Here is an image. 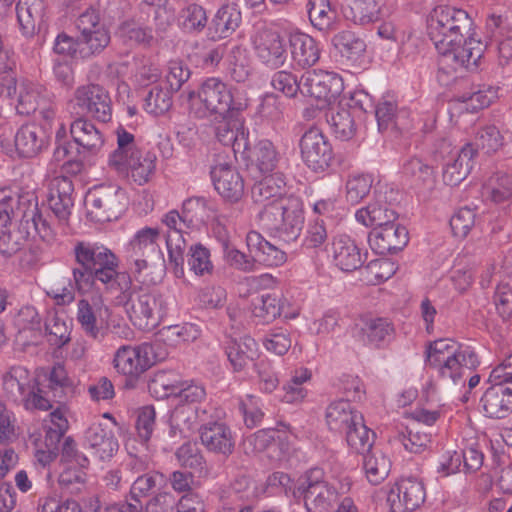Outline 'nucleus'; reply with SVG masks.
<instances>
[{"label":"nucleus","instance_id":"5","mask_svg":"<svg viewBox=\"0 0 512 512\" xmlns=\"http://www.w3.org/2000/svg\"><path fill=\"white\" fill-rule=\"evenodd\" d=\"M473 20L463 10L452 6L435 7L427 20V32L438 53L462 43L473 31Z\"/></svg>","mask_w":512,"mask_h":512},{"label":"nucleus","instance_id":"11","mask_svg":"<svg viewBox=\"0 0 512 512\" xmlns=\"http://www.w3.org/2000/svg\"><path fill=\"white\" fill-rule=\"evenodd\" d=\"M303 163L315 173H323L334 162V151L328 137L317 127H310L299 140Z\"/></svg>","mask_w":512,"mask_h":512},{"label":"nucleus","instance_id":"47","mask_svg":"<svg viewBox=\"0 0 512 512\" xmlns=\"http://www.w3.org/2000/svg\"><path fill=\"white\" fill-rule=\"evenodd\" d=\"M182 381L183 379L176 372L162 370L154 374L149 382L148 389L156 399L175 398Z\"/></svg>","mask_w":512,"mask_h":512},{"label":"nucleus","instance_id":"3","mask_svg":"<svg viewBox=\"0 0 512 512\" xmlns=\"http://www.w3.org/2000/svg\"><path fill=\"white\" fill-rule=\"evenodd\" d=\"M189 109L198 119L225 120L244 110L245 104L235 97L234 88L219 77H208L197 90L188 93Z\"/></svg>","mask_w":512,"mask_h":512},{"label":"nucleus","instance_id":"58","mask_svg":"<svg viewBox=\"0 0 512 512\" xmlns=\"http://www.w3.org/2000/svg\"><path fill=\"white\" fill-rule=\"evenodd\" d=\"M484 193L494 202L502 203L512 198V175L496 172L483 186Z\"/></svg>","mask_w":512,"mask_h":512},{"label":"nucleus","instance_id":"48","mask_svg":"<svg viewBox=\"0 0 512 512\" xmlns=\"http://www.w3.org/2000/svg\"><path fill=\"white\" fill-rule=\"evenodd\" d=\"M390 469L391 461L381 450H369L364 456L363 470L371 484L378 485L384 481L388 477Z\"/></svg>","mask_w":512,"mask_h":512},{"label":"nucleus","instance_id":"56","mask_svg":"<svg viewBox=\"0 0 512 512\" xmlns=\"http://www.w3.org/2000/svg\"><path fill=\"white\" fill-rule=\"evenodd\" d=\"M498 97V88L488 85L471 87L470 91L464 92L457 97L460 102L466 103V109L471 112L488 107Z\"/></svg>","mask_w":512,"mask_h":512},{"label":"nucleus","instance_id":"24","mask_svg":"<svg viewBox=\"0 0 512 512\" xmlns=\"http://www.w3.org/2000/svg\"><path fill=\"white\" fill-rule=\"evenodd\" d=\"M70 134L78 146L77 152L83 157L98 155L105 140L102 132L88 119L79 117L70 125Z\"/></svg>","mask_w":512,"mask_h":512},{"label":"nucleus","instance_id":"45","mask_svg":"<svg viewBox=\"0 0 512 512\" xmlns=\"http://www.w3.org/2000/svg\"><path fill=\"white\" fill-rule=\"evenodd\" d=\"M331 42L341 57L348 61H357L366 51L364 39L350 30H342L336 33Z\"/></svg>","mask_w":512,"mask_h":512},{"label":"nucleus","instance_id":"19","mask_svg":"<svg viewBox=\"0 0 512 512\" xmlns=\"http://www.w3.org/2000/svg\"><path fill=\"white\" fill-rule=\"evenodd\" d=\"M76 27L80 31L81 41L88 46V49L81 51V58L100 53L110 42V35L100 24L99 13L93 8L79 15Z\"/></svg>","mask_w":512,"mask_h":512},{"label":"nucleus","instance_id":"13","mask_svg":"<svg viewBox=\"0 0 512 512\" xmlns=\"http://www.w3.org/2000/svg\"><path fill=\"white\" fill-rule=\"evenodd\" d=\"M343 87L342 78L335 73L310 70L301 76V94L315 99L322 106L335 101Z\"/></svg>","mask_w":512,"mask_h":512},{"label":"nucleus","instance_id":"25","mask_svg":"<svg viewBox=\"0 0 512 512\" xmlns=\"http://www.w3.org/2000/svg\"><path fill=\"white\" fill-rule=\"evenodd\" d=\"M84 445L102 461L112 458L119 448L113 430L100 422H94L87 428L84 434Z\"/></svg>","mask_w":512,"mask_h":512},{"label":"nucleus","instance_id":"57","mask_svg":"<svg viewBox=\"0 0 512 512\" xmlns=\"http://www.w3.org/2000/svg\"><path fill=\"white\" fill-rule=\"evenodd\" d=\"M205 410L200 411L196 406L176 405L171 415L172 432L179 430L181 434L194 430L200 421L203 420Z\"/></svg>","mask_w":512,"mask_h":512},{"label":"nucleus","instance_id":"53","mask_svg":"<svg viewBox=\"0 0 512 512\" xmlns=\"http://www.w3.org/2000/svg\"><path fill=\"white\" fill-rule=\"evenodd\" d=\"M403 174L416 186L432 187L435 183V171L419 157H410L402 165Z\"/></svg>","mask_w":512,"mask_h":512},{"label":"nucleus","instance_id":"31","mask_svg":"<svg viewBox=\"0 0 512 512\" xmlns=\"http://www.w3.org/2000/svg\"><path fill=\"white\" fill-rule=\"evenodd\" d=\"M246 243L255 262L269 267H278L287 260V255L283 250L271 244L257 231H250L247 234Z\"/></svg>","mask_w":512,"mask_h":512},{"label":"nucleus","instance_id":"54","mask_svg":"<svg viewBox=\"0 0 512 512\" xmlns=\"http://www.w3.org/2000/svg\"><path fill=\"white\" fill-rule=\"evenodd\" d=\"M75 290H77V287L73 277L57 275L49 283L46 294L54 301L56 306L62 309L74 302Z\"/></svg>","mask_w":512,"mask_h":512},{"label":"nucleus","instance_id":"26","mask_svg":"<svg viewBox=\"0 0 512 512\" xmlns=\"http://www.w3.org/2000/svg\"><path fill=\"white\" fill-rule=\"evenodd\" d=\"M442 61L450 65L454 70L458 68L476 69L479 60L483 55V46L479 40L473 37V33L469 34L462 43L450 47L449 51L439 53Z\"/></svg>","mask_w":512,"mask_h":512},{"label":"nucleus","instance_id":"6","mask_svg":"<svg viewBox=\"0 0 512 512\" xmlns=\"http://www.w3.org/2000/svg\"><path fill=\"white\" fill-rule=\"evenodd\" d=\"M352 481L349 476L339 478V491L325 479L322 468L314 467L306 471L299 479L293 497L303 498L307 512H331L339 497L350 491Z\"/></svg>","mask_w":512,"mask_h":512},{"label":"nucleus","instance_id":"28","mask_svg":"<svg viewBox=\"0 0 512 512\" xmlns=\"http://www.w3.org/2000/svg\"><path fill=\"white\" fill-rule=\"evenodd\" d=\"M200 439L207 450L228 456L235 447L231 429L223 422H211L201 427Z\"/></svg>","mask_w":512,"mask_h":512},{"label":"nucleus","instance_id":"16","mask_svg":"<svg viewBox=\"0 0 512 512\" xmlns=\"http://www.w3.org/2000/svg\"><path fill=\"white\" fill-rule=\"evenodd\" d=\"M223 344L235 372L243 371L249 363L259 358L260 350L257 342L251 336L243 334L238 326H230V330L225 332Z\"/></svg>","mask_w":512,"mask_h":512},{"label":"nucleus","instance_id":"12","mask_svg":"<svg viewBox=\"0 0 512 512\" xmlns=\"http://www.w3.org/2000/svg\"><path fill=\"white\" fill-rule=\"evenodd\" d=\"M294 439L290 432L262 429L246 437L243 445L246 453L266 452L271 460L282 461L293 450Z\"/></svg>","mask_w":512,"mask_h":512},{"label":"nucleus","instance_id":"44","mask_svg":"<svg viewBox=\"0 0 512 512\" xmlns=\"http://www.w3.org/2000/svg\"><path fill=\"white\" fill-rule=\"evenodd\" d=\"M201 333L200 327L194 322H180L164 326L155 333L157 339L170 346L196 340Z\"/></svg>","mask_w":512,"mask_h":512},{"label":"nucleus","instance_id":"49","mask_svg":"<svg viewBox=\"0 0 512 512\" xmlns=\"http://www.w3.org/2000/svg\"><path fill=\"white\" fill-rule=\"evenodd\" d=\"M110 316V309L98 292L81 298L77 303V320H108Z\"/></svg>","mask_w":512,"mask_h":512},{"label":"nucleus","instance_id":"41","mask_svg":"<svg viewBox=\"0 0 512 512\" xmlns=\"http://www.w3.org/2000/svg\"><path fill=\"white\" fill-rule=\"evenodd\" d=\"M257 57L267 66L279 68L286 61V49L277 33H265L255 46Z\"/></svg>","mask_w":512,"mask_h":512},{"label":"nucleus","instance_id":"55","mask_svg":"<svg viewBox=\"0 0 512 512\" xmlns=\"http://www.w3.org/2000/svg\"><path fill=\"white\" fill-rule=\"evenodd\" d=\"M185 256L189 270L196 276L204 277L213 273L214 265L211 260L210 250L203 244H192L185 251Z\"/></svg>","mask_w":512,"mask_h":512},{"label":"nucleus","instance_id":"42","mask_svg":"<svg viewBox=\"0 0 512 512\" xmlns=\"http://www.w3.org/2000/svg\"><path fill=\"white\" fill-rule=\"evenodd\" d=\"M177 25L185 34H201L205 28L208 29V13L206 8L198 3H187L178 12Z\"/></svg>","mask_w":512,"mask_h":512},{"label":"nucleus","instance_id":"17","mask_svg":"<svg viewBox=\"0 0 512 512\" xmlns=\"http://www.w3.org/2000/svg\"><path fill=\"white\" fill-rule=\"evenodd\" d=\"M426 498L422 482L413 477L397 480L387 493L391 512H413L421 507Z\"/></svg>","mask_w":512,"mask_h":512},{"label":"nucleus","instance_id":"14","mask_svg":"<svg viewBox=\"0 0 512 512\" xmlns=\"http://www.w3.org/2000/svg\"><path fill=\"white\" fill-rule=\"evenodd\" d=\"M158 228L144 227L136 232L125 247V260L135 277L148 266V259L160 253Z\"/></svg>","mask_w":512,"mask_h":512},{"label":"nucleus","instance_id":"50","mask_svg":"<svg viewBox=\"0 0 512 512\" xmlns=\"http://www.w3.org/2000/svg\"><path fill=\"white\" fill-rule=\"evenodd\" d=\"M119 38L127 45L151 47L155 42L152 29L144 27L134 20H127L120 24L117 30Z\"/></svg>","mask_w":512,"mask_h":512},{"label":"nucleus","instance_id":"43","mask_svg":"<svg viewBox=\"0 0 512 512\" xmlns=\"http://www.w3.org/2000/svg\"><path fill=\"white\" fill-rule=\"evenodd\" d=\"M41 377L48 382V388L55 393L64 396H73L77 392L79 381L68 375L65 367L61 364L54 365L50 370L41 369L37 373V380Z\"/></svg>","mask_w":512,"mask_h":512},{"label":"nucleus","instance_id":"35","mask_svg":"<svg viewBox=\"0 0 512 512\" xmlns=\"http://www.w3.org/2000/svg\"><path fill=\"white\" fill-rule=\"evenodd\" d=\"M384 0H347L343 10L347 20L366 26L383 19Z\"/></svg>","mask_w":512,"mask_h":512},{"label":"nucleus","instance_id":"27","mask_svg":"<svg viewBox=\"0 0 512 512\" xmlns=\"http://www.w3.org/2000/svg\"><path fill=\"white\" fill-rule=\"evenodd\" d=\"M8 94L11 91L16 95V111L19 115L29 116L34 113L44 99V88L32 81L22 80L17 83L16 77L11 76L7 87Z\"/></svg>","mask_w":512,"mask_h":512},{"label":"nucleus","instance_id":"46","mask_svg":"<svg viewBox=\"0 0 512 512\" xmlns=\"http://www.w3.org/2000/svg\"><path fill=\"white\" fill-rule=\"evenodd\" d=\"M306 9L309 21L314 28L321 32L334 29L337 14L330 0H308Z\"/></svg>","mask_w":512,"mask_h":512},{"label":"nucleus","instance_id":"33","mask_svg":"<svg viewBox=\"0 0 512 512\" xmlns=\"http://www.w3.org/2000/svg\"><path fill=\"white\" fill-rule=\"evenodd\" d=\"M242 153L250 161V164L262 174L274 171L281 160L280 153L267 139L258 141L252 148H248V143L244 142Z\"/></svg>","mask_w":512,"mask_h":512},{"label":"nucleus","instance_id":"62","mask_svg":"<svg viewBox=\"0 0 512 512\" xmlns=\"http://www.w3.org/2000/svg\"><path fill=\"white\" fill-rule=\"evenodd\" d=\"M373 177L370 174H354L346 181V200L355 205L362 201L371 191Z\"/></svg>","mask_w":512,"mask_h":512},{"label":"nucleus","instance_id":"21","mask_svg":"<svg viewBox=\"0 0 512 512\" xmlns=\"http://www.w3.org/2000/svg\"><path fill=\"white\" fill-rule=\"evenodd\" d=\"M74 185L67 176H56L49 184L48 205L61 226H66L74 206Z\"/></svg>","mask_w":512,"mask_h":512},{"label":"nucleus","instance_id":"63","mask_svg":"<svg viewBox=\"0 0 512 512\" xmlns=\"http://www.w3.org/2000/svg\"><path fill=\"white\" fill-rule=\"evenodd\" d=\"M270 84L272 88L288 98H294L301 93V78L287 70H279L272 74Z\"/></svg>","mask_w":512,"mask_h":512},{"label":"nucleus","instance_id":"18","mask_svg":"<svg viewBox=\"0 0 512 512\" xmlns=\"http://www.w3.org/2000/svg\"><path fill=\"white\" fill-rule=\"evenodd\" d=\"M76 105L96 120L107 123L112 117V101L106 89L98 84H86L74 92Z\"/></svg>","mask_w":512,"mask_h":512},{"label":"nucleus","instance_id":"2","mask_svg":"<svg viewBox=\"0 0 512 512\" xmlns=\"http://www.w3.org/2000/svg\"><path fill=\"white\" fill-rule=\"evenodd\" d=\"M73 255L71 273L78 292H88L99 281L106 291L115 293L120 302L131 298V276L127 271H118L119 259L111 249L97 242L77 241Z\"/></svg>","mask_w":512,"mask_h":512},{"label":"nucleus","instance_id":"51","mask_svg":"<svg viewBox=\"0 0 512 512\" xmlns=\"http://www.w3.org/2000/svg\"><path fill=\"white\" fill-rule=\"evenodd\" d=\"M405 115V111H399V113H397V103L391 99H382L375 107V117L380 132L389 129H403L404 123L401 119Z\"/></svg>","mask_w":512,"mask_h":512},{"label":"nucleus","instance_id":"52","mask_svg":"<svg viewBox=\"0 0 512 512\" xmlns=\"http://www.w3.org/2000/svg\"><path fill=\"white\" fill-rule=\"evenodd\" d=\"M326 117L336 138L347 141L355 135L356 124L349 109L343 107L331 109Z\"/></svg>","mask_w":512,"mask_h":512},{"label":"nucleus","instance_id":"34","mask_svg":"<svg viewBox=\"0 0 512 512\" xmlns=\"http://www.w3.org/2000/svg\"><path fill=\"white\" fill-rule=\"evenodd\" d=\"M355 218L362 225L374 228L396 221L398 214L379 194L368 205L358 209Z\"/></svg>","mask_w":512,"mask_h":512},{"label":"nucleus","instance_id":"20","mask_svg":"<svg viewBox=\"0 0 512 512\" xmlns=\"http://www.w3.org/2000/svg\"><path fill=\"white\" fill-rule=\"evenodd\" d=\"M408 241V230L396 221L374 227L368 234L370 248L379 255L397 253L404 249Z\"/></svg>","mask_w":512,"mask_h":512},{"label":"nucleus","instance_id":"4","mask_svg":"<svg viewBox=\"0 0 512 512\" xmlns=\"http://www.w3.org/2000/svg\"><path fill=\"white\" fill-rule=\"evenodd\" d=\"M116 136L117 148L108 157L109 168L139 186L147 184L156 171V155L141 149L135 136L121 126L116 129Z\"/></svg>","mask_w":512,"mask_h":512},{"label":"nucleus","instance_id":"22","mask_svg":"<svg viewBox=\"0 0 512 512\" xmlns=\"http://www.w3.org/2000/svg\"><path fill=\"white\" fill-rule=\"evenodd\" d=\"M50 133L42 125L26 123L14 135V146L21 158H34L48 148Z\"/></svg>","mask_w":512,"mask_h":512},{"label":"nucleus","instance_id":"39","mask_svg":"<svg viewBox=\"0 0 512 512\" xmlns=\"http://www.w3.org/2000/svg\"><path fill=\"white\" fill-rule=\"evenodd\" d=\"M362 414L348 400L339 399L331 402L325 412V421L331 431L343 432L358 423Z\"/></svg>","mask_w":512,"mask_h":512},{"label":"nucleus","instance_id":"1","mask_svg":"<svg viewBox=\"0 0 512 512\" xmlns=\"http://www.w3.org/2000/svg\"><path fill=\"white\" fill-rule=\"evenodd\" d=\"M251 198L255 204L262 205L258 219L270 236L284 243L299 238L304 225L303 203L300 197L286 193L282 173L270 174L254 183Z\"/></svg>","mask_w":512,"mask_h":512},{"label":"nucleus","instance_id":"60","mask_svg":"<svg viewBox=\"0 0 512 512\" xmlns=\"http://www.w3.org/2000/svg\"><path fill=\"white\" fill-rule=\"evenodd\" d=\"M349 447L357 453L371 450L374 433L364 424L363 416L358 423L344 430Z\"/></svg>","mask_w":512,"mask_h":512},{"label":"nucleus","instance_id":"9","mask_svg":"<svg viewBox=\"0 0 512 512\" xmlns=\"http://www.w3.org/2000/svg\"><path fill=\"white\" fill-rule=\"evenodd\" d=\"M37 377L31 376L23 366H14L3 375V387L13 398H21L26 409L47 411L52 407L50 401L44 397L37 386Z\"/></svg>","mask_w":512,"mask_h":512},{"label":"nucleus","instance_id":"29","mask_svg":"<svg viewBox=\"0 0 512 512\" xmlns=\"http://www.w3.org/2000/svg\"><path fill=\"white\" fill-rule=\"evenodd\" d=\"M484 414L489 418L503 419L512 413V387L494 384L480 399Z\"/></svg>","mask_w":512,"mask_h":512},{"label":"nucleus","instance_id":"64","mask_svg":"<svg viewBox=\"0 0 512 512\" xmlns=\"http://www.w3.org/2000/svg\"><path fill=\"white\" fill-rule=\"evenodd\" d=\"M504 144V137L499 129L494 125H489L481 129L475 138L477 151L481 150L484 154H491L498 151Z\"/></svg>","mask_w":512,"mask_h":512},{"label":"nucleus","instance_id":"37","mask_svg":"<svg viewBox=\"0 0 512 512\" xmlns=\"http://www.w3.org/2000/svg\"><path fill=\"white\" fill-rule=\"evenodd\" d=\"M477 150L472 143L465 144L459 151L457 157L446 163L443 169V181L449 186H456L461 183L471 172Z\"/></svg>","mask_w":512,"mask_h":512},{"label":"nucleus","instance_id":"15","mask_svg":"<svg viewBox=\"0 0 512 512\" xmlns=\"http://www.w3.org/2000/svg\"><path fill=\"white\" fill-rule=\"evenodd\" d=\"M480 364L475 350L448 338V357L445 366L434 369L442 380H449L457 385L463 380L467 370H473Z\"/></svg>","mask_w":512,"mask_h":512},{"label":"nucleus","instance_id":"38","mask_svg":"<svg viewBox=\"0 0 512 512\" xmlns=\"http://www.w3.org/2000/svg\"><path fill=\"white\" fill-rule=\"evenodd\" d=\"M45 4L43 0H18L16 15L20 30L25 37H32L40 31L44 22Z\"/></svg>","mask_w":512,"mask_h":512},{"label":"nucleus","instance_id":"10","mask_svg":"<svg viewBox=\"0 0 512 512\" xmlns=\"http://www.w3.org/2000/svg\"><path fill=\"white\" fill-rule=\"evenodd\" d=\"M162 223L167 227L166 247L169 264L173 268L174 275L182 278L185 275L184 254L187 250L185 235L193 227L186 222L183 214L177 210H170L162 217Z\"/></svg>","mask_w":512,"mask_h":512},{"label":"nucleus","instance_id":"7","mask_svg":"<svg viewBox=\"0 0 512 512\" xmlns=\"http://www.w3.org/2000/svg\"><path fill=\"white\" fill-rule=\"evenodd\" d=\"M167 350L159 344L142 343L120 346L113 357L116 372L130 382H136L157 363L167 358Z\"/></svg>","mask_w":512,"mask_h":512},{"label":"nucleus","instance_id":"23","mask_svg":"<svg viewBox=\"0 0 512 512\" xmlns=\"http://www.w3.org/2000/svg\"><path fill=\"white\" fill-rule=\"evenodd\" d=\"M215 190L224 199L237 202L244 193V181L237 169L229 163L219 162L210 171Z\"/></svg>","mask_w":512,"mask_h":512},{"label":"nucleus","instance_id":"36","mask_svg":"<svg viewBox=\"0 0 512 512\" xmlns=\"http://www.w3.org/2000/svg\"><path fill=\"white\" fill-rule=\"evenodd\" d=\"M241 20V12L235 5H222L208 25V38L216 41L231 36L239 27Z\"/></svg>","mask_w":512,"mask_h":512},{"label":"nucleus","instance_id":"8","mask_svg":"<svg viewBox=\"0 0 512 512\" xmlns=\"http://www.w3.org/2000/svg\"><path fill=\"white\" fill-rule=\"evenodd\" d=\"M87 215L94 222L117 220L128 204L124 189L115 184H102L91 188L85 197Z\"/></svg>","mask_w":512,"mask_h":512},{"label":"nucleus","instance_id":"30","mask_svg":"<svg viewBox=\"0 0 512 512\" xmlns=\"http://www.w3.org/2000/svg\"><path fill=\"white\" fill-rule=\"evenodd\" d=\"M289 45L295 66L306 69L314 66L320 59L319 43L310 35L296 32L290 35Z\"/></svg>","mask_w":512,"mask_h":512},{"label":"nucleus","instance_id":"61","mask_svg":"<svg viewBox=\"0 0 512 512\" xmlns=\"http://www.w3.org/2000/svg\"><path fill=\"white\" fill-rule=\"evenodd\" d=\"M172 91L154 86L144 99V109L153 116L165 114L172 107Z\"/></svg>","mask_w":512,"mask_h":512},{"label":"nucleus","instance_id":"40","mask_svg":"<svg viewBox=\"0 0 512 512\" xmlns=\"http://www.w3.org/2000/svg\"><path fill=\"white\" fill-rule=\"evenodd\" d=\"M313 373L306 367H298L290 372L289 379L282 386V401L288 404H300L309 395L306 385L312 381Z\"/></svg>","mask_w":512,"mask_h":512},{"label":"nucleus","instance_id":"59","mask_svg":"<svg viewBox=\"0 0 512 512\" xmlns=\"http://www.w3.org/2000/svg\"><path fill=\"white\" fill-rule=\"evenodd\" d=\"M26 242L25 233L12 222L0 227V253L4 257H11L19 252Z\"/></svg>","mask_w":512,"mask_h":512},{"label":"nucleus","instance_id":"32","mask_svg":"<svg viewBox=\"0 0 512 512\" xmlns=\"http://www.w3.org/2000/svg\"><path fill=\"white\" fill-rule=\"evenodd\" d=\"M332 253L335 265L345 272L355 271L364 263L359 247L348 235L333 238Z\"/></svg>","mask_w":512,"mask_h":512}]
</instances>
